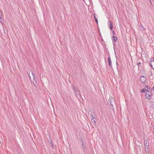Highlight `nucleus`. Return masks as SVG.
Here are the masks:
<instances>
[{
    "instance_id": "6",
    "label": "nucleus",
    "mask_w": 154,
    "mask_h": 154,
    "mask_svg": "<svg viewBox=\"0 0 154 154\" xmlns=\"http://www.w3.org/2000/svg\"><path fill=\"white\" fill-rule=\"evenodd\" d=\"M82 148H83L84 151L86 150L85 146L83 142H82Z\"/></svg>"
},
{
    "instance_id": "7",
    "label": "nucleus",
    "mask_w": 154,
    "mask_h": 154,
    "mask_svg": "<svg viewBox=\"0 0 154 154\" xmlns=\"http://www.w3.org/2000/svg\"><path fill=\"white\" fill-rule=\"evenodd\" d=\"M151 66L152 69H154V60L151 61Z\"/></svg>"
},
{
    "instance_id": "13",
    "label": "nucleus",
    "mask_w": 154,
    "mask_h": 154,
    "mask_svg": "<svg viewBox=\"0 0 154 154\" xmlns=\"http://www.w3.org/2000/svg\"><path fill=\"white\" fill-rule=\"evenodd\" d=\"M31 73L32 75V76H33V79L34 80H35V76L34 75V73L32 71H31Z\"/></svg>"
},
{
    "instance_id": "21",
    "label": "nucleus",
    "mask_w": 154,
    "mask_h": 154,
    "mask_svg": "<svg viewBox=\"0 0 154 154\" xmlns=\"http://www.w3.org/2000/svg\"><path fill=\"white\" fill-rule=\"evenodd\" d=\"M29 78L30 79H31V77H30V75H29Z\"/></svg>"
},
{
    "instance_id": "1",
    "label": "nucleus",
    "mask_w": 154,
    "mask_h": 154,
    "mask_svg": "<svg viewBox=\"0 0 154 154\" xmlns=\"http://www.w3.org/2000/svg\"><path fill=\"white\" fill-rule=\"evenodd\" d=\"M152 95L151 92L149 91H147L145 95V98L148 100L150 99L152 96Z\"/></svg>"
},
{
    "instance_id": "3",
    "label": "nucleus",
    "mask_w": 154,
    "mask_h": 154,
    "mask_svg": "<svg viewBox=\"0 0 154 154\" xmlns=\"http://www.w3.org/2000/svg\"><path fill=\"white\" fill-rule=\"evenodd\" d=\"M140 81L142 83L146 84L147 82L146 78L143 76L140 77Z\"/></svg>"
},
{
    "instance_id": "9",
    "label": "nucleus",
    "mask_w": 154,
    "mask_h": 154,
    "mask_svg": "<svg viewBox=\"0 0 154 154\" xmlns=\"http://www.w3.org/2000/svg\"><path fill=\"white\" fill-rule=\"evenodd\" d=\"M91 121L92 123L95 124L96 123V120L95 118L92 119Z\"/></svg>"
},
{
    "instance_id": "18",
    "label": "nucleus",
    "mask_w": 154,
    "mask_h": 154,
    "mask_svg": "<svg viewBox=\"0 0 154 154\" xmlns=\"http://www.w3.org/2000/svg\"><path fill=\"white\" fill-rule=\"evenodd\" d=\"M111 106L110 107V108H111L112 109H114V108H113V105H112V104H111Z\"/></svg>"
},
{
    "instance_id": "2",
    "label": "nucleus",
    "mask_w": 154,
    "mask_h": 154,
    "mask_svg": "<svg viewBox=\"0 0 154 154\" xmlns=\"http://www.w3.org/2000/svg\"><path fill=\"white\" fill-rule=\"evenodd\" d=\"M144 144H145V147L146 149V152L147 151H148V152H149V143L148 140H144Z\"/></svg>"
},
{
    "instance_id": "5",
    "label": "nucleus",
    "mask_w": 154,
    "mask_h": 154,
    "mask_svg": "<svg viewBox=\"0 0 154 154\" xmlns=\"http://www.w3.org/2000/svg\"><path fill=\"white\" fill-rule=\"evenodd\" d=\"M112 40L114 42H116L117 41V38L116 36H112Z\"/></svg>"
},
{
    "instance_id": "22",
    "label": "nucleus",
    "mask_w": 154,
    "mask_h": 154,
    "mask_svg": "<svg viewBox=\"0 0 154 154\" xmlns=\"http://www.w3.org/2000/svg\"><path fill=\"white\" fill-rule=\"evenodd\" d=\"M150 2H151V3H151V0H150Z\"/></svg>"
},
{
    "instance_id": "10",
    "label": "nucleus",
    "mask_w": 154,
    "mask_h": 154,
    "mask_svg": "<svg viewBox=\"0 0 154 154\" xmlns=\"http://www.w3.org/2000/svg\"><path fill=\"white\" fill-rule=\"evenodd\" d=\"M94 112H92L91 114L90 115V117L91 119L95 118L94 116Z\"/></svg>"
},
{
    "instance_id": "12",
    "label": "nucleus",
    "mask_w": 154,
    "mask_h": 154,
    "mask_svg": "<svg viewBox=\"0 0 154 154\" xmlns=\"http://www.w3.org/2000/svg\"><path fill=\"white\" fill-rule=\"evenodd\" d=\"M140 60L139 59L138 60V62L137 63V65H138V67H139L140 66L141 64V62L139 61Z\"/></svg>"
},
{
    "instance_id": "17",
    "label": "nucleus",
    "mask_w": 154,
    "mask_h": 154,
    "mask_svg": "<svg viewBox=\"0 0 154 154\" xmlns=\"http://www.w3.org/2000/svg\"><path fill=\"white\" fill-rule=\"evenodd\" d=\"M73 90L74 91H76V88L75 87H73Z\"/></svg>"
},
{
    "instance_id": "15",
    "label": "nucleus",
    "mask_w": 154,
    "mask_h": 154,
    "mask_svg": "<svg viewBox=\"0 0 154 154\" xmlns=\"http://www.w3.org/2000/svg\"><path fill=\"white\" fill-rule=\"evenodd\" d=\"M75 92V94H76L77 95H79V92L77 90L76 91H74Z\"/></svg>"
},
{
    "instance_id": "11",
    "label": "nucleus",
    "mask_w": 154,
    "mask_h": 154,
    "mask_svg": "<svg viewBox=\"0 0 154 154\" xmlns=\"http://www.w3.org/2000/svg\"><path fill=\"white\" fill-rule=\"evenodd\" d=\"M94 19H95V21L96 23L97 24H98V21L97 19V18L95 16V14H94Z\"/></svg>"
},
{
    "instance_id": "20",
    "label": "nucleus",
    "mask_w": 154,
    "mask_h": 154,
    "mask_svg": "<svg viewBox=\"0 0 154 154\" xmlns=\"http://www.w3.org/2000/svg\"><path fill=\"white\" fill-rule=\"evenodd\" d=\"M141 29H144V28L143 27H141Z\"/></svg>"
},
{
    "instance_id": "14",
    "label": "nucleus",
    "mask_w": 154,
    "mask_h": 154,
    "mask_svg": "<svg viewBox=\"0 0 154 154\" xmlns=\"http://www.w3.org/2000/svg\"><path fill=\"white\" fill-rule=\"evenodd\" d=\"M146 91V92L147 91H148L145 89H142L141 90V91L142 92H145Z\"/></svg>"
},
{
    "instance_id": "8",
    "label": "nucleus",
    "mask_w": 154,
    "mask_h": 154,
    "mask_svg": "<svg viewBox=\"0 0 154 154\" xmlns=\"http://www.w3.org/2000/svg\"><path fill=\"white\" fill-rule=\"evenodd\" d=\"M108 23H109L110 29H112V25L111 22L110 21H109Z\"/></svg>"
},
{
    "instance_id": "4",
    "label": "nucleus",
    "mask_w": 154,
    "mask_h": 154,
    "mask_svg": "<svg viewBox=\"0 0 154 154\" xmlns=\"http://www.w3.org/2000/svg\"><path fill=\"white\" fill-rule=\"evenodd\" d=\"M108 62L109 65L110 67H111L112 66V63L111 61V59L110 57H109L108 59Z\"/></svg>"
},
{
    "instance_id": "16",
    "label": "nucleus",
    "mask_w": 154,
    "mask_h": 154,
    "mask_svg": "<svg viewBox=\"0 0 154 154\" xmlns=\"http://www.w3.org/2000/svg\"><path fill=\"white\" fill-rule=\"evenodd\" d=\"M2 16H0V22H1L2 23Z\"/></svg>"
},
{
    "instance_id": "19",
    "label": "nucleus",
    "mask_w": 154,
    "mask_h": 154,
    "mask_svg": "<svg viewBox=\"0 0 154 154\" xmlns=\"http://www.w3.org/2000/svg\"><path fill=\"white\" fill-rule=\"evenodd\" d=\"M51 146H52V147L53 148L54 147L53 146V144L52 143H51Z\"/></svg>"
},
{
    "instance_id": "24",
    "label": "nucleus",
    "mask_w": 154,
    "mask_h": 154,
    "mask_svg": "<svg viewBox=\"0 0 154 154\" xmlns=\"http://www.w3.org/2000/svg\"><path fill=\"white\" fill-rule=\"evenodd\" d=\"M69 1H70V0H68Z\"/></svg>"
},
{
    "instance_id": "23",
    "label": "nucleus",
    "mask_w": 154,
    "mask_h": 154,
    "mask_svg": "<svg viewBox=\"0 0 154 154\" xmlns=\"http://www.w3.org/2000/svg\"><path fill=\"white\" fill-rule=\"evenodd\" d=\"M153 129H154V126H153Z\"/></svg>"
}]
</instances>
